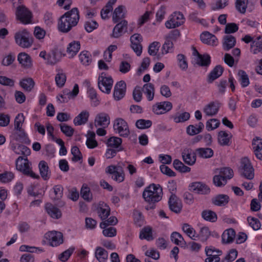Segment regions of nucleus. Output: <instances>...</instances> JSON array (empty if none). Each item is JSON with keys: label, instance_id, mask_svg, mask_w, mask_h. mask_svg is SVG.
I'll return each instance as SVG.
<instances>
[{"label": "nucleus", "instance_id": "1", "mask_svg": "<svg viewBox=\"0 0 262 262\" xmlns=\"http://www.w3.org/2000/svg\"><path fill=\"white\" fill-rule=\"evenodd\" d=\"M162 188L158 184H151L144 190L142 195L145 201L148 203H156L162 198Z\"/></svg>", "mask_w": 262, "mask_h": 262}, {"label": "nucleus", "instance_id": "2", "mask_svg": "<svg viewBox=\"0 0 262 262\" xmlns=\"http://www.w3.org/2000/svg\"><path fill=\"white\" fill-rule=\"evenodd\" d=\"M31 165V163L27 158H25L21 156H19L15 161L16 169L18 171L27 177L33 179H39V176L33 171Z\"/></svg>", "mask_w": 262, "mask_h": 262}, {"label": "nucleus", "instance_id": "3", "mask_svg": "<svg viewBox=\"0 0 262 262\" xmlns=\"http://www.w3.org/2000/svg\"><path fill=\"white\" fill-rule=\"evenodd\" d=\"M14 38L16 43L24 48H30L33 42L32 34L26 29L17 32Z\"/></svg>", "mask_w": 262, "mask_h": 262}, {"label": "nucleus", "instance_id": "4", "mask_svg": "<svg viewBox=\"0 0 262 262\" xmlns=\"http://www.w3.org/2000/svg\"><path fill=\"white\" fill-rule=\"evenodd\" d=\"M241 176L248 180H252L254 177V168L249 159L246 157L243 158L238 168Z\"/></svg>", "mask_w": 262, "mask_h": 262}, {"label": "nucleus", "instance_id": "5", "mask_svg": "<svg viewBox=\"0 0 262 262\" xmlns=\"http://www.w3.org/2000/svg\"><path fill=\"white\" fill-rule=\"evenodd\" d=\"M15 14L16 18L23 24L32 23V13L24 6L17 7Z\"/></svg>", "mask_w": 262, "mask_h": 262}, {"label": "nucleus", "instance_id": "6", "mask_svg": "<svg viewBox=\"0 0 262 262\" xmlns=\"http://www.w3.org/2000/svg\"><path fill=\"white\" fill-rule=\"evenodd\" d=\"M113 80L111 76L106 77V73H101L98 77L99 89L103 93L110 94L113 84Z\"/></svg>", "mask_w": 262, "mask_h": 262}, {"label": "nucleus", "instance_id": "7", "mask_svg": "<svg viewBox=\"0 0 262 262\" xmlns=\"http://www.w3.org/2000/svg\"><path fill=\"white\" fill-rule=\"evenodd\" d=\"M113 127L116 133L121 137H127L130 134L128 124L122 118L116 119L114 121Z\"/></svg>", "mask_w": 262, "mask_h": 262}, {"label": "nucleus", "instance_id": "8", "mask_svg": "<svg viewBox=\"0 0 262 262\" xmlns=\"http://www.w3.org/2000/svg\"><path fill=\"white\" fill-rule=\"evenodd\" d=\"M171 16V18L165 23V26L168 29L178 27L184 23V15L180 12H174Z\"/></svg>", "mask_w": 262, "mask_h": 262}, {"label": "nucleus", "instance_id": "9", "mask_svg": "<svg viewBox=\"0 0 262 262\" xmlns=\"http://www.w3.org/2000/svg\"><path fill=\"white\" fill-rule=\"evenodd\" d=\"M130 40L131 48L137 56H140L142 52L141 42L143 40V38L142 36L140 34L135 33L130 36Z\"/></svg>", "mask_w": 262, "mask_h": 262}, {"label": "nucleus", "instance_id": "10", "mask_svg": "<svg viewBox=\"0 0 262 262\" xmlns=\"http://www.w3.org/2000/svg\"><path fill=\"white\" fill-rule=\"evenodd\" d=\"M189 190L195 193L202 194H207L210 193V189L209 187L200 182H193L190 184Z\"/></svg>", "mask_w": 262, "mask_h": 262}, {"label": "nucleus", "instance_id": "11", "mask_svg": "<svg viewBox=\"0 0 262 262\" xmlns=\"http://www.w3.org/2000/svg\"><path fill=\"white\" fill-rule=\"evenodd\" d=\"M172 107V104L170 102H161L152 106V111L157 115H161L170 111Z\"/></svg>", "mask_w": 262, "mask_h": 262}, {"label": "nucleus", "instance_id": "12", "mask_svg": "<svg viewBox=\"0 0 262 262\" xmlns=\"http://www.w3.org/2000/svg\"><path fill=\"white\" fill-rule=\"evenodd\" d=\"M168 205L170 210L176 213H179L182 210L181 201L175 194H171L168 201Z\"/></svg>", "mask_w": 262, "mask_h": 262}, {"label": "nucleus", "instance_id": "13", "mask_svg": "<svg viewBox=\"0 0 262 262\" xmlns=\"http://www.w3.org/2000/svg\"><path fill=\"white\" fill-rule=\"evenodd\" d=\"M221 105V103L218 100L210 102L204 108V112L208 116H213L218 113Z\"/></svg>", "mask_w": 262, "mask_h": 262}, {"label": "nucleus", "instance_id": "14", "mask_svg": "<svg viewBox=\"0 0 262 262\" xmlns=\"http://www.w3.org/2000/svg\"><path fill=\"white\" fill-rule=\"evenodd\" d=\"M126 88V83L123 80L120 81L116 84L114 91V97L115 100H119L124 96Z\"/></svg>", "mask_w": 262, "mask_h": 262}, {"label": "nucleus", "instance_id": "15", "mask_svg": "<svg viewBox=\"0 0 262 262\" xmlns=\"http://www.w3.org/2000/svg\"><path fill=\"white\" fill-rule=\"evenodd\" d=\"M50 245L52 247H56L63 242V235L60 232L53 231L49 233Z\"/></svg>", "mask_w": 262, "mask_h": 262}, {"label": "nucleus", "instance_id": "16", "mask_svg": "<svg viewBox=\"0 0 262 262\" xmlns=\"http://www.w3.org/2000/svg\"><path fill=\"white\" fill-rule=\"evenodd\" d=\"M111 209L110 207L104 202H100L97 208V212L101 220L104 221L107 218L110 214Z\"/></svg>", "mask_w": 262, "mask_h": 262}, {"label": "nucleus", "instance_id": "17", "mask_svg": "<svg viewBox=\"0 0 262 262\" xmlns=\"http://www.w3.org/2000/svg\"><path fill=\"white\" fill-rule=\"evenodd\" d=\"M17 60L21 66L26 69L32 67V60L30 55L25 52H21L17 56Z\"/></svg>", "mask_w": 262, "mask_h": 262}, {"label": "nucleus", "instance_id": "18", "mask_svg": "<svg viewBox=\"0 0 262 262\" xmlns=\"http://www.w3.org/2000/svg\"><path fill=\"white\" fill-rule=\"evenodd\" d=\"M64 16L66 17L69 20H68L69 22L73 26H75L79 19V11L77 8H74L70 11L67 12L64 14Z\"/></svg>", "mask_w": 262, "mask_h": 262}, {"label": "nucleus", "instance_id": "19", "mask_svg": "<svg viewBox=\"0 0 262 262\" xmlns=\"http://www.w3.org/2000/svg\"><path fill=\"white\" fill-rule=\"evenodd\" d=\"M45 208L48 214L53 219H58L62 216L60 209L51 203H47Z\"/></svg>", "mask_w": 262, "mask_h": 262}, {"label": "nucleus", "instance_id": "20", "mask_svg": "<svg viewBox=\"0 0 262 262\" xmlns=\"http://www.w3.org/2000/svg\"><path fill=\"white\" fill-rule=\"evenodd\" d=\"M196 155L195 152L191 154V150L189 149H185L182 153L183 161L189 165H192L195 163Z\"/></svg>", "mask_w": 262, "mask_h": 262}, {"label": "nucleus", "instance_id": "21", "mask_svg": "<svg viewBox=\"0 0 262 262\" xmlns=\"http://www.w3.org/2000/svg\"><path fill=\"white\" fill-rule=\"evenodd\" d=\"M127 21L125 20L121 21L114 28L112 36L114 38H118L122 36L124 30L127 29Z\"/></svg>", "mask_w": 262, "mask_h": 262}, {"label": "nucleus", "instance_id": "22", "mask_svg": "<svg viewBox=\"0 0 262 262\" xmlns=\"http://www.w3.org/2000/svg\"><path fill=\"white\" fill-rule=\"evenodd\" d=\"M110 123V119L108 114L100 113L97 115L95 120L96 126H107Z\"/></svg>", "mask_w": 262, "mask_h": 262}, {"label": "nucleus", "instance_id": "23", "mask_svg": "<svg viewBox=\"0 0 262 262\" xmlns=\"http://www.w3.org/2000/svg\"><path fill=\"white\" fill-rule=\"evenodd\" d=\"M12 150L17 155H23L26 156L30 155V149L25 145L12 143L11 145Z\"/></svg>", "mask_w": 262, "mask_h": 262}, {"label": "nucleus", "instance_id": "24", "mask_svg": "<svg viewBox=\"0 0 262 262\" xmlns=\"http://www.w3.org/2000/svg\"><path fill=\"white\" fill-rule=\"evenodd\" d=\"M229 201V197L226 194H218L212 198L211 199L212 203L217 206H225Z\"/></svg>", "mask_w": 262, "mask_h": 262}, {"label": "nucleus", "instance_id": "25", "mask_svg": "<svg viewBox=\"0 0 262 262\" xmlns=\"http://www.w3.org/2000/svg\"><path fill=\"white\" fill-rule=\"evenodd\" d=\"M224 69L220 66H216L208 76L207 81L208 83H212L214 80L220 77L223 72Z\"/></svg>", "mask_w": 262, "mask_h": 262}, {"label": "nucleus", "instance_id": "26", "mask_svg": "<svg viewBox=\"0 0 262 262\" xmlns=\"http://www.w3.org/2000/svg\"><path fill=\"white\" fill-rule=\"evenodd\" d=\"M64 15L61 16L58 22V29L62 32H68L73 27Z\"/></svg>", "mask_w": 262, "mask_h": 262}, {"label": "nucleus", "instance_id": "27", "mask_svg": "<svg viewBox=\"0 0 262 262\" xmlns=\"http://www.w3.org/2000/svg\"><path fill=\"white\" fill-rule=\"evenodd\" d=\"M80 48V43L79 41H73L70 42L67 49V52L70 58H73L78 52Z\"/></svg>", "mask_w": 262, "mask_h": 262}, {"label": "nucleus", "instance_id": "28", "mask_svg": "<svg viewBox=\"0 0 262 262\" xmlns=\"http://www.w3.org/2000/svg\"><path fill=\"white\" fill-rule=\"evenodd\" d=\"M252 145L256 157L257 159L262 160V139L257 137L253 139Z\"/></svg>", "mask_w": 262, "mask_h": 262}, {"label": "nucleus", "instance_id": "29", "mask_svg": "<svg viewBox=\"0 0 262 262\" xmlns=\"http://www.w3.org/2000/svg\"><path fill=\"white\" fill-rule=\"evenodd\" d=\"M107 251L101 247H96L95 251V257L99 262H106L108 259Z\"/></svg>", "mask_w": 262, "mask_h": 262}, {"label": "nucleus", "instance_id": "30", "mask_svg": "<svg viewBox=\"0 0 262 262\" xmlns=\"http://www.w3.org/2000/svg\"><path fill=\"white\" fill-rule=\"evenodd\" d=\"M236 43L235 38L231 35L225 36L223 38V47L225 51H228L233 48Z\"/></svg>", "mask_w": 262, "mask_h": 262}, {"label": "nucleus", "instance_id": "31", "mask_svg": "<svg viewBox=\"0 0 262 262\" xmlns=\"http://www.w3.org/2000/svg\"><path fill=\"white\" fill-rule=\"evenodd\" d=\"M38 167L41 177L44 180H47L50 178V172L49 170V167L47 162L45 161H41Z\"/></svg>", "mask_w": 262, "mask_h": 262}, {"label": "nucleus", "instance_id": "32", "mask_svg": "<svg viewBox=\"0 0 262 262\" xmlns=\"http://www.w3.org/2000/svg\"><path fill=\"white\" fill-rule=\"evenodd\" d=\"M25 117L23 114H18L15 117L14 120V128L21 132L20 136L21 138L26 137V135L24 130L21 129V126L24 122Z\"/></svg>", "mask_w": 262, "mask_h": 262}, {"label": "nucleus", "instance_id": "33", "mask_svg": "<svg viewBox=\"0 0 262 262\" xmlns=\"http://www.w3.org/2000/svg\"><path fill=\"white\" fill-rule=\"evenodd\" d=\"M231 135L227 134L225 131H220L218 134V142L222 146L229 145L231 143Z\"/></svg>", "mask_w": 262, "mask_h": 262}, {"label": "nucleus", "instance_id": "34", "mask_svg": "<svg viewBox=\"0 0 262 262\" xmlns=\"http://www.w3.org/2000/svg\"><path fill=\"white\" fill-rule=\"evenodd\" d=\"M89 113L87 111H82L74 119V123L75 125H81L84 124L88 121Z\"/></svg>", "mask_w": 262, "mask_h": 262}, {"label": "nucleus", "instance_id": "35", "mask_svg": "<svg viewBox=\"0 0 262 262\" xmlns=\"http://www.w3.org/2000/svg\"><path fill=\"white\" fill-rule=\"evenodd\" d=\"M235 236V232L233 229L230 228L225 230L222 234V242L228 244L232 242Z\"/></svg>", "mask_w": 262, "mask_h": 262}, {"label": "nucleus", "instance_id": "36", "mask_svg": "<svg viewBox=\"0 0 262 262\" xmlns=\"http://www.w3.org/2000/svg\"><path fill=\"white\" fill-rule=\"evenodd\" d=\"M195 151L196 155L204 159L210 158L213 155V150L209 147L199 148H197Z\"/></svg>", "mask_w": 262, "mask_h": 262}, {"label": "nucleus", "instance_id": "37", "mask_svg": "<svg viewBox=\"0 0 262 262\" xmlns=\"http://www.w3.org/2000/svg\"><path fill=\"white\" fill-rule=\"evenodd\" d=\"M195 62L197 64L202 67H208L211 63L210 56L207 54L199 55L196 57Z\"/></svg>", "mask_w": 262, "mask_h": 262}, {"label": "nucleus", "instance_id": "38", "mask_svg": "<svg viewBox=\"0 0 262 262\" xmlns=\"http://www.w3.org/2000/svg\"><path fill=\"white\" fill-rule=\"evenodd\" d=\"M122 140L121 138L117 137H111L108 138L106 141L107 146L111 148L118 149L121 147Z\"/></svg>", "mask_w": 262, "mask_h": 262}, {"label": "nucleus", "instance_id": "39", "mask_svg": "<svg viewBox=\"0 0 262 262\" xmlns=\"http://www.w3.org/2000/svg\"><path fill=\"white\" fill-rule=\"evenodd\" d=\"M143 92L146 95L148 101L153 100L155 95V88L153 84L151 83L145 84L143 87Z\"/></svg>", "mask_w": 262, "mask_h": 262}, {"label": "nucleus", "instance_id": "40", "mask_svg": "<svg viewBox=\"0 0 262 262\" xmlns=\"http://www.w3.org/2000/svg\"><path fill=\"white\" fill-rule=\"evenodd\" d=\"M34 84L35 82L31 78L23 79L19 82L20 86L27 92L31 91L34 88Z\"/></svg>", "mask_w": 262, "mask_h": 262}, {"label": "nucleus", "instance_id": "41", "mask_svg": "<svg viewBox=\"0 0 262 262\" xmlns=\"http://www.w3.org/2000/svg\"><path fill=\"white\" fill-rule=\"evenodd\" d=\"M201 215L204 220L212 223L216 222L217 219L216 213L211 210H203Z\"/></svg>", "mask_w": 262, "mask_h": 262}, {"label": "nucleus", "instance_id": "42", "mask_svg": "<svg viewBox=\"0 0 262 262\" xmlns=\"http://www.w3.org/2000/svg\"><path fill=\"white\" fill-rule=\"evenodd\" d=\"M183 231L193 240H196L199 235H196L195 230L188 224H184L182 226Z\"/></svg>", "mask_w": 262, "mask_h": 262}, {"label": "nucleus", "instance_id": "43", "mask_svg": "<svg viewBox=\"0 0 262 262\" xmlns=\"http://www.w3.org/2000/svg\"><path fill=\"white\" fill-rule=\"evenodd\" d=\"M173 167L180 172H187L190 171V168L185 165L178 159H175L173 162Z\"/></svg>", "mask_w": 262, "mask_h": 262}, {"label": "nucleus", "instance_id": "44", "mask_svg": "<svg viewBox=\"0 0 262 262\" xmlns=\"http://www.w3.org/2000/svg\"><path fill=\"white\" fill-rule=\"evenodd\" d=\"M141 239H145L147 241H151L154 239L152 235V229L150 227H146L142 229L140 233Z\"/></svg>", "mask_w": 262, "mask_h": 262}, {"label": "nucleus", "instance_id": "45", "mask_svg": "<svg viewBox=\"0 0 262 262\" xmlns=\"http://www.w3.org/2000/svg\"><path fill=\"white\" fill-rule=\"evenodd\" d=\"M123 8L122 6H119L115 9L113 16L114 23H116L124 17V14L123 13Z\"/></svg>", "mask_w": 262, "mask_h": 262}, {"label": "nucleus", "instance_id": "46", "mask_svg": "<svg viewBox=\"0 0 262 262\" xmlns=\"http://www.w3.org/2000/svg\"><path fill=\"white\" fill-rule=\"evenodd\" d=\"M238 75L242 87H246L249 84V79L247 73L243 70L238 71Z\"/></svg>", "mask_w": 262, "mask_h": 262}, {"label": "nucleus", "instance_id": "47", "mask_svg": "<svg viewBox=\"0 0 262 262\" xmlns=\"http://www.w3.org/2000/svg\"><path fill=\"white\" fill-rule=\"evenodd\" d=\"M81 62L85 66H88L91 62V55L86 51L81 52L79 56Z\"/></svg>", "mask_w": 262, "mask_h": 262}, {"label": "nucleus", "instance_id": "48", "mask_svg": "<svg viewBox=\"0 0 262 262\" xmlns=\"http://www.w3.org/2000/svg\"><path fill=\"white\" fill-rule=\"evenodd\" d=\"M196 235H199V237L202 242H205L207 241L209 237L210 231L208 227H203L201 228L199 233L198 234H196Z\"/></svg>", "mask_w": 262, "mask_h": 262}, {"label": "nucleus", "instance_id": "49", "mask_svg": "<svg viewBox=\"0 0 262 262\" xmlns=\"http://www.w3.org/2000/svg\"><path fill=\"white\" fill-rule=\"evenodd\" d=\"M220 174L222 177V179H230L233 177V171L229 167H223L220 169Z\"/></svg>", "mask_w": 262, "mask_h": 262}, {"label": "nucleus", "instance_id": "50", "mask_svg": "<svg viewBox=\"0 0 262 262\" xmlns=\"http://www.w3.org/2000/svg\"><path fill=\"white\" fill-rule=\"evenodd\" d=\"M152 125L151 121L149 120L139 119L136 122V126L137 128L141 129L149 128Z\"/></svg>", "mask_w": 262, "mask_h": 262}, {"label": "nucleus", "instance_id": "51", "mask_svg": "<svg viewBox=\"0 0 262 262\" xmlns=\"http://www.w3.org/2000/svg\"><path fill=\"white\" fill-rule=\"evenodd\" d=\"M80 194L82 198L87 201H91L92 200V196L91 194L90 189L87 186L83 185L80 191Z\"/></svg>", "mask_w": 262, "mask_h": 262}, {"label": "nucleus", "instance_id": "52", "mask_svg": "<svg viewBox=\"0 0 262 262\" xmlns=\"http://www.w3.org/2000/svg\"><path fill=\"white\" fill-rule=\"evenodd\" d=\"M248 0H236L235 7L238 11L242 14L246 12Z\"/></svg>", "mask_w": 262, "mask_h": 262}, {"label": "nucleus", "instance_id": "53", "mask_svg": "<svg viewBox=\"0 0 262 262\" xmlns=\"http://www.w3.org/2000/svg\"><path fill=\"white\" fill-rule=\"evenodd\" d=\"M118 220L116 217L112 216L107 220H104L100 224V227L101 228H105L108 226H113L117 224Z\"/></svg>", "mask_w": 262, "mask_h": 262}, {"label": "nucleus", "instance_id": "54", "mask_svg": "<svg viewBox=\"0 0 262 262\" xmlns=\"http://www.w3.org/2000/svg\"><path fill=\"white\" fill-rule=\"evenodd\" d=\"M60 130L66 136L71 137L73 136L74 129L71 126L66 124H60Z\"/></svg>", "mask_w": 262, "mask_h": 262}, {"label": "nucleus", "instance_id": "55", "mask_svg": "<svg viewBox=\"0 0 262 262\" xmlns=\"http://www.w3.org/2000/svg\"><path fill=\"white\" fill-rule=\"evenodd\" d=\"M220 122L217 119H211L206 122V128L208 130H213L219 127Z\"/></svg>", "mask_w": 262, "mask_h": 262}, {"label": "nucleus", "instance_id": "56", "mask_svg": "<svg viewBox=\"0 0 262 262\" xmlns=\"http://www.w3.org/2000/svg\"><path fill=\"white\" fill-rule=\"evenodd\" d=\"M190 118V114L188 112H184L180 114L178 116H173V119L176 123L183 122L188 120Z\"/></svg>", "mask_w": 262, "mask_h": 262}, {"label": "nucleus", "instance_id": "57", "mask_svg": "<svg viewBox=\"0 0 262 262\" xmlns=\"http://www.w3.org/2000/svg\"><path fill=\"white\" fill-rule=\"evenodd\" d=\"M14 174L10 171H7L0 174V181L3 183L9 182L13 179Z\"/></svg>", "mask_w": 262, "mask_h": 262}, {"label": "nucleus", "instance_id": "58", "mask_svg": "<svg viewBox=\"0 0 262 262\" xmlns=\"http://www.w3.org/2000/svg\"><path fill=\"white\" fill-rule=\"evenodd\" d=\"M160 48V43L157 41H154L150 43L148 47V52L151 56H155Z\"/></svg>", "mask_w": 262, "mask_h": 262}, {"label": "nucleus", "instance_id": "59", "mask_svg": "<svg viewBox=\"0 0 262 262\" xmlns=\"http://www.w3.org/2000/svg\"><path fill=\"white\" fill-rule=\"evenodd\" d=\"M171 240L176 245H181L184 241V238L182 235L177 232H173L170 236Z\"/></svg>", "mask_w": 262, "mask_h": 262}, {"label": "nucleus", "instance_id": "60", "mask_svg": "<svg viewBox=\"0 0 262 262\" xmlns=\"http://www.w3.org/2000/svg\"><path fill=\"white\" fill-rule=\"evenodd\" d=\"M55 81L57 85L59 87H62L66 81V76L64 73H58L55 76Z\"/></svg>", "mask_w": 262, "mask_h": 262}, {"label": "nucleus", "instance_id": "61", "mask_svg": "<svg viewBox=\"0 0 262 262\" xmlns=\"http://www.w3.org/2000/svg\"><path fill=\"white\" fill-rule=\"evenodd\" d=\"M249 225L254 230H257L260 228V223L259 221L253 217H248L247 218Z\"/></svg>", "mask_w": 262, "mask_h": 262}, {"label": "nucleus", "instance_id": "62", "mask_svg": "<svg viewBox=\"0 0 262 262\" xmlns=\"http://www.w3.org/2000/svg\"><path fill=\"white\" fill-rule=\"evenodd\" d=\"M75 250L74 247L70 248L59 255V259L62 261H67Z\"/></svg>", "mask_w": 262, "mask_h": 262}, {"label": "nucleus", "instance_id": "63", "mask_svg": "<svg viewBox=\"0 0 262 262\" xmlns=\"http://www.w3.org/2000/svg\"><path fill=\"white\" fill-rule=\"evenodd\" d=\"M238 30L237 24L234 23L227 24L225 28L226 34H231L236 32Z\"/></svg>", "mask_w": 262, "mask_h": 262}, {"label": "nucleus", "instance_id": "64", "mask_svg": "<svg viewBox=\"0 0 262 262\" xmlns=\"http://www.w3.org/2000/svg\"><path fill=\"white\" fill-rule=\"evenodd\" d=\"M237 256V251L234 249H231L228 255H226L223 262H231L233 261Z\"/></svg>", "mask_w": 262, "mask_h": 262}]
</instances>
